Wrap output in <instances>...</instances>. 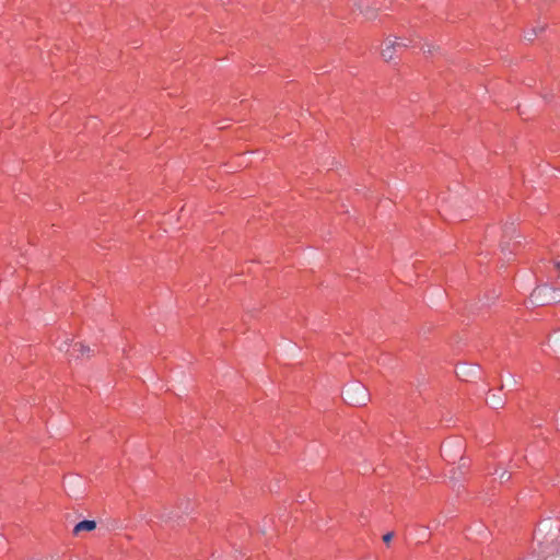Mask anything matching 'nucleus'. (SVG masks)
Segmentation results:
<instances>
[{"label": "nucleus", "instance_id": "39448f33", "mask_svg": "<svg viewBox=\"0 0 560 560\" xmlns=\"http://www.w3.org/2000/svg\"><path fill=\"white\" fill-rule=\"evenodd\" d=\"M86 352H90V348L89 347H85L82 343H74L72 346V352H71L70 355L75 358V359H79L80 357H83Z\"/></svg>", "mask_w": 560, "mask_h": 560}, {"label": "nucleus", "instance_id": "9d476101", "mask_svg": "<svg viewBox=\"0 0 560 560\" xmlns=\"http://www.w3.org/2000/svg\"><path fill=\"white\" fill-rule=\"evenodd\" d=\"M392 538H393V533H387L384 535L383 540L385 542H389L392 540Z\"/></svg>", "mask_w": 560, "mask_h": 560}, {"label": "nucleus", "instance_id": "0eeeda50", "mask_svg": "<svg viewBox=\"0 0 560 560\" xmlns=\"http://www.w3.org/2000/svg\"><path fill=\"white\" fill-rule=\"evenodd\" d=\"M548 346L552 348L555 352H560V331L555 332L549 338Z\"/></svg>", "mask_w": 560, "mask_h": 560}, {"label": "nucleus", "instance_id": "ddd939ff", "mask_svg": "<svg viewBox=\"0 0 560 560\" xmlns=\"http://www.w3.org/2000/svg\"><path fill=\"white\" fill-rule=\"evenodd\" d=\"M424 52H428V54H431L432 52V49H431V46L428 45V49H424Z\"/></svg>", "mask_w": 560, "mask_h": 560}, {"label": "nucleus", "instance_id": "4468645a", "mask_svg": "<svg viewBox=\"0 0 560 560\" xmlns=\"http://www.w3.org/2000/svg\"><path fill=\"white\" fill-rule=\"evenodd\" d=\"M555 267H556L557 269H559V268H560V262H556V264H555Z\"/></svg>", "mask_w": 560, "mask_h": 560}, {"label": "nucleus", "instance_id": "f03ea898", "mask_svg": "<svg viewBox=\"0 0 560 560\" xmlns=\"http://www.w3.org/2000/svg\"><path fill=\"white\" fill-rule=\"evenodd\" d=\"M530 301L536 305H545L560 302V289L548 284L538 285L530 294Z\"/></svg>", "mask_w": 560, "mask_h": 560}, {"label": "nucleus", "instance_id": "6e6552de", "mask_svg": "<svg viewBox=\"0 0 560 560\" xmlns=\"http://www.w3.org/2000/svg\"><path fill=\"white\" fill-rule=\"evenodd\" d=\"M56 347L60 351L69 352L70 351V340L67 336L63 337L61 341H56Z\"/></svg>", "mask_w": 560, "mask_h": 560}, {"label": "nucleus", "instance_id": "f8f14e48", "mask_svg": "<svg viewBox=\"0 0 560 560\" xmlns=\"http://www.w3.org/2000/svg\"><path fill=\"white\" fill-rule=\"evenodd\" d=\"M534 35H535V31L533 30V32H532L530 34H528V33H527V34H525V38H526L527 40H532Z\"/></svg>", "mask_w": 560, "mask_h": 560}, {"label": "nucleus", "instance_id": "f257e3e1", "mask_svg": "<svg viewBox=\"0 0 560 560\" xmlns=\"http://www.w3.org/2000/svg\"><path fill=\"white\" fill-rule=\"evenodd\" d=\"M343 400L352 406H363L369 401L368 388L360 382H353L345 386Z\"/></svg>", "mask_w": 560, "mask_h": 560}, {"label": "nucleus", "instance_id": "1a4fd4ad", "mask_svg": "<svg viewBox=\"0 0 560 560\" xmlns=\"http://www.w3.org/2000/svg\"><path fill=\"white\" fill-rule=\"evenodd\" d=\"M547 523H548V522H542V523H540V524H539V527H538V529H537V530H536V533H535V537H536V539H538V535H539V533L542 530V527H546V526H547Z\"/></svg>", "mask_w": 560, "mask_h": 560}, {"label": "nucleus", "instance_id": "423d86ee", "mask_svg": "<svg viewBox=\"0 0 560 560\" xmlns=\"http://www.w3.org/2000/svg\"><path fill=\"white\" fill-rule=\"evenodd\" d=\"M487 404L493 409H498L503 406V400L497 394L492 393L487 396Z\"/></svg>", "mask_w": 560, "mask_h": 560}, {"label": "nucleus", "instance_id": "7ed1b4c3", "mask_svg": "<svg viewBox=\"0 0 560 560\" xmlns=\"http://www.w3.org/2000/svg\"><path fill=\"white\" fill-rule=\"evenodd\" d=\"M408 44L405 40H399L395 38L394 40H388L385 43V46L382 48V57L384 60L389 61L393 59L394 54L393 50L396 48L407 47Z\"/></svg>", "mask_w": 560, "mask_h": 560}, {"label": "nucleus", "instance_id": "2eb2a0df", "mask_svg": "<svg viewBox=\"0 0 560 560\" xmlns=\"http://www.w3.org/2000/svg\"><path fill=\"white\" fill-rule=\"evenodd\" d=\"M4 541V537L0 535V542Z\"/></svg>", "mask_w": 560, "mask_h": 560}, {"label": "nucleus", "instance_id": "9b49d317", "mask_svg": "<svg viewBox=\"0 0 560 560\" xmlns=\"http://www.w3.org/2000/svg\"><path fill=\"white\" fill-rule=\"evenodd\" d=\"M499 478L501 479V481H503L504 479L508 480L510 478V476L508 475V472L504 470L500 474Z\"/></svg>", "mask_w": 560, "mask_h": 560}, {"label": "nucleus", "instance_id": "20e7f679", "mask_svg": "<svg viewBox=\"0 0 560 560\" xmlns=\"http://www.w3.org/2000/svg\"><path fill=\"white\" fill-rule=\"evenodd\" d=\"M96 527V523L94 521L85 520L82 522H79L74 528L73 533L78 535L81 532H90L93 530Z\"/></svg>", "mask_w": 560, "mask_h": 560}]
</instances>
